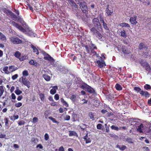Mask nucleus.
<instances>
[{"instance_id": "nucleus-1", "label": "nucleus", "mask_w": 151, "mask_h": 151, "mask_svg": "<svg viewBox=\"0 0 151 151\" xmlns=\"http://www.w3.org/2000/svg\"><path fill=\"white\" fill-rule=\"evenodd\" d=\"M148 46L143 42H141L140 43L138 46V49L145 58H147L150 56L148 51L147 50Z\"/></svg>"}, {"instance_id": "nucleus-2", "label": "nucleus", "mask_w": 151, "mask_h": 151, "mask_svg": "<svg viewBox=\"0 0 151 151\" xmlns=\"http://www.w3.org/2000/svg\"><path fill=\"white\" fill-rule=\"evenodd\" d=\"M42 53L45 56L44 59L46 60H47L50 63V64L52 65L54 67L55 66L56 64L54 63L55 60L50 55L47 54L44 51H41Z\"/></svg>"}, {"instance_id": "nucleus-3", "label": "nucleus", "mask_w": 151, "mask_h": 151, "mask_svg": "<svg viewBox=\"0 0 151 151\" xmlns=\"http://www.w3.org/2000/svg\"><path fill=\"white\" fill-rule=\"evenodd\" d=\"M90 31L93 35H94L99 40L101 39L103 36L100 32L94 27H92L90 29Z\"/></svg>"}, {"instance_id": "nucleus-4", "label": "nucleus", "mask_w": 151, "mask_h": 151, "mask_svg": "<svg viewBox=\"0 0 151 151\" xmlns=\"http://www.w3.org/2000/svg\"><path fill=\"white\" fill-rule=\"evenodd\" d=\"M6 15L9 17H11L15 21H21L22 18L19 16H17L13 13L10 10L8 11Z\"/></svg>"}, {"instance_id": "nucleus-5", "label": "nucleus", "mask_w": 151, "mask_h": 151, "mask_svg": "<svg viewBox=\"0 0 151 151\" xmlns=\"http://www.w3.org/2000/svg\"><path fill=\"white\" fill-rule=\"evenodd\" d=\"M92 24L93 25V27L95 28H97L98 29L99 28H100L102 30L103 29L101 25L98 17L94 18L93 19Z\"/></svg>"}, {"instance_id": "nucleus-6", "label": "nucleus", "mask_w": 151, "mask_h": 151, "mask_svg": "<svg viewBox=\"0 0 151 151\" xmlns=\"http://www.w3.org/2000/svg\"><path fill=\"white\" fill-rule=\"evenodd\" d=\"M9 39L11 42L14 44H20L22 42V40L16 36L11 37Z\"/></svg>"}, {"instance_id": "nucleus-7", "label": "nucleus", "mask_w": 151, "mask_h": 151, "mask_svg": "<svg viewBox=\"0 0 151 151\" xmlns=\"http://www.w3.org/2000/svg\"><path fill=\"white\" fill-rule=\"evenodd\" d=\"M79 4L80 5L81 10L83 13H86L88 12V8L85 2L83 1Z\"/></svg>"}, {"instance_id": "nucleus-8", "label": "nucleus", "mask_w": 151, "mask_h": 151, "mask_svg": "<svg viewBox=\"0 0 151 151\" xmlns=\"http://www.w3.org/2000/svg\"><path fill=\"white\" fill-rule=\"evenodd\" d=\"M98 17L101 23L102 24L103 27L104 29L106 30H109V28L107 26V24L104 21V17L100 14L99 15Z\"/></svg>"}, {"instance_id": "nucleus-9", "label": "nucleus", "mask_w": 151, "mask_h": 151, "mask_svg": "<svg viewBox=\"0 0 151 151\" xmlns=\"http://www.w3.org/2000/svg\"><path fill=\"white\" fill-rule=\"evenodd\" d=\"M12 24L21 31L24 32L25 30L24 28L22 26L14 21H13L12 22Z\"/></svg>"}, {"instance_id": "nucleus-10", "label": "nucleus", "mask_w": 151, "mask_h": 151, "mask_svg": "<svg viewBox=\"0 0 151 151\" xmlns=\"http://www.w3.org/2000/svg\"><path fill=\"white\" fill-rule=\"evenodd\" d=\"M137 17L136 16L134 15L133 17H131L129 19V22L131 23L133 25H136L137 23L136 20Z\"/></svg>"}, {"instance_id": "nucleus-11", "label": "nucleus", "mask_w": 151, "mask_h": 151, "mask_svg": "<svg viewBox=\"0 0 151 151\" xmlns=\"http://www.w3.org/2000/svg\"><path fill=\"white\" fill-rule=\"evenodd\" d=\"M68 3L72 7L73 9H76L78 8V6L72 0H67Z\"/></svg>"}, {"instance_id": "nucleus-12", "label": "nucleus", "mask_w": 151, "mask_h": 151, "mask_svg": "<svg viewBox=\"0 0 151 151\" xmlns=\"http://www.w3.org/2000/svg\"><path fill=\"white\" fill-rule=\"evenodd\" d=\"M140 94L142 96H145L146 98H147L150 96V94L147 91H144L142 90L140 92Z\"/></svg>"}, {"instance_id": "nucleus-13", "label": "nucleus", "mask_w": 151, "mask_h": 151, "mask_svg": "<svg viewBox=\"0 0 151 151\" xmlns=\"http://www.w3.org/2000/svg\"><path fill=\"white\" fill-rule=\"evenodd\" d=\"M96 63L98 64V66L100 68H101L104 66L106 65L105 62L104 61L101 62L100 60H98L96 62Z\"/></svg>"}, {"instance_id": "nucleus-14", "label": "nucleus", "mask_w": 151, "mask_h": 151, "mask_svg": "<svg viewBox=\"0 0 151 151\" xmlns=\"http://www.w3.org/2000/svg\"><path fill=\"white\" fill-rule=\"evenodd\" d=\"M52 88L51 89L50 91V94L52 95L55 94L56 92V90L58 89V87L57 86H52Z\"/></svg>"}, {"instance_id": "nucleus-15", "label": "nucleus", "mask_w": 151, "mask_h": 151, "mask_svg": "<svg viewBox=\"0 0 151 151\" xmlns=\"http://www.w3.org/2000/svg\"><path fill=\"white\" fill-rule=\"evenodd\" d=\"M88 134L87 133L86 135L83 137V139L86 141V144L90 143L91 142V140L88 136Z\"/></svg>"}, {"instance_id": "nucleus-16", "label": "nucleus", "mask_w": 151, "mask_h": 151, "mask_svg": "<svg viewBox=\"0 0 151 151\" xmlns=\"http://www.w3.org/2000/svg\"><path fill=\"white\" fill-rule=\"evenodd\" d=\"M144 128V126L143 124L141 123L140 124V125L138 126L137 128V130L138 132H139L140 133H141L142 132V130Z\"/></svg>"}, {"instance_id": "nucleus-17", "label": "nucleus", "mask_w": 151, "mask_h": 151, "mask_svg": "<svg viewBox=\"0 0 151 151\" xmlns=\"http://www.w3.org/2000/svg\"><path fill=\"white\" fill-rule=\"evenodd\" d=\"M122 52L124 54H129V52L128 51V49L126 48L125 46H123L122 48Z\"/></svg>"}, {"instance_id": "nucleus-18", "label": "nucleus", "mask_w": 151, "mask_h": 151, "mask_svg": "<svg viewBox=\"0 0 151 151\" xmlns=\"http://www.w3.org/2000/svg\"><path fill=\"white\" fill-rule=\"evenodd\" d=\"M18 69L17 67H16L14 65H11L9 67V70L10 73H12Z\"/></svg>"}, {"instance_id": "nucleus-19", "label": "nucleus", "mask_w": 151, "mask_h": 151, "mask_svg": "<svg viewBox=\"0 0 151 151\" xmlns=\"http://www.w3.org/2000/svg\"><path fill=\"white\" fill-rule=\"evenodd\" d=\"M86 91L90 93H95L94 90L89 86H88Z\"/></svg>"}, {"instance_id": "nucleus-20", "label": "nucleus", "mask_w": 151, "mask_h": 151, "mask_svg": "<svg viewBox=\"0 0 151 151\" xmlns=\"http://www.w3.org/2000/svg\"><path fill=\"white\" fill-rule=\"evenodd\" d=\"M116 147L119 148V149L122 151H124L127 148V147L125 145H123L121 147L118 145H116Z\"/></svg>"}, {"instance_id": "nucleus-21", "label": "nucleus", "mask_w": 151, "mask_h": 151, "mask_svg": "<svg viewBox=\"0 0 151 151\" xmlns=\"http://www.w3.org/2000/svg\"><path fill=\"white\" fill-rule=\"evenodd\" d=\"M109 5H108L107 6V7L106 9V13L108 16H110L113 13V11L111 12L109 9Z\"/></svg>"}, {"instance_id": "nucleus-22", "label": "nucleus", "mask_w": 151, "mask_h": 151, "mask_svg": "<svg viewBox=\"0 0 151 151\" xmlns=\"http://www.w3.org/2000/svg\"><path fill=\"white\" fill-rule=\"evenodd\" d=\"M96 115V113L92 112H90L89 113V115L91 119L94 120L95 119L94 116Z\"/></svg>"}, {"instance_id": "nucleus-23", "label": "nucleus", "mask_w": 151, "mask_h": 151, "mask_svg": "<svg viewBox=\"0 0 151 151\" xmlns=\"http://www.w3.org/2000/svg\"><path fill=\"white\" fill-rule=\"evenodd\" d=\"M69 136L70 137H71L73 136L78 137V134L75 132L70 130L69 131Z\"/></svg>"}, {"instance_id": "nucleus-24", "label": "nucleus", "mask_w": 151, "mask_h": 151, "mask_svg": "<svg viewBox=\"0 0 151 151\" xmlns=\"http://www.w3.org/2000/svg\"><path fill=\"white\" fill-rule=\"evenodd\" d=\"M120 34L121 36L124 38H126L127 36L126 31L124 29H123L121 32Z\"/></svg>"}, {"instance_id": "nucleus-25", "label": "nucleus", "mask_w": 151, "mask_h": 151, "mask_svg": "<svg viewBox=\"0 0 151 151\" xmlns=\"http://www.w3.org/2000/svg\"><path fill=\"white\" fill-rule=\"evenodd\" d=\"M115 88L117 91H121L122 89V86L119 83H116L115 86Z\"/></svg>"}, {"instance_id": "nucleus-26", "label": "nucleus", "mask_w": 151, "mask_h": 151, "mask_svg": "<svg viewBox=\"0 0 151 151\" xmlns=\"http://www.w3.org/2000/svg\"><path fill=\"white\" fill-rule=\"evenodd\" d=\"M14 55L17 58L19 59L20 57L21 56V54L18 51H16L15 52Z\"/></svg>"}, {"instance_id": "nucleus-27", "label": "nucleus", "mask_w": 151, "mask_h": 151, "mask_svg": "<svg viewBox=\"0 0 151 151\" xmlns=\"http://www.w3.org/2000/svg\"><path fill=\"white\" fill-rule=\"evenodd\" d=\"M0 40L3 41L6 40V37L2 33L0 32Z\"/></svg>"}, {"instance_id": "nucleus-28", "label": "nucleus", "mask_w": 151, "mask_h": 151, "mask_svg": "<svg viewBox=\"0 0 151 151\" xmlns=\"http://www.w3.org/2000/svg\"><path fill=\"white\" fill-rule=\"evenodd\" d=\"M43 77L44 79L47 81H49L50 80V77L46 74H44L43 75Z\"/></svg>"}, {"instance_id": "nucleus-29", "label": "nucleus", "mask_w": 151, "mask_h": 151, "mask_svg": "<svg viewBox=\"0 0 151 151\" xmlns=\"http://www.w3.org/2000/svg\"><path fill=\"white\" fill-rule=\"evenodd\" d=\"M140 63L141 65L144 68L148 63L143 60H142L140 61Z\"/></svg>"}, {"instance_id": "nucleus-30", "label": "nucleus", "mask_w": 151, "mask_h": 151, "mask_svg": "<svg viewBox=\"0 0 151 151\" xmlns=\"http://www.w3.org/2000/svg\"><path fill=\"white\" fill-rule=\"evenodd\" d=\"M120 25L122 27H130L129 25L127 23L123 22L120 24Z\"/></svg>"}, {"instance_id": "nucleus-31", "label": "nucleus", "mask_w": 151, "mask_h": 151, "mask_svg": "<svg viewBox=\"0 0 151 151\" xmlns=\"http://www.w3.org/2000/svg\"><path fill=\"white\" fill-rule=\"evenodd\" d=\"M37 141H38V140H37L36 138H32L31 139V144H32L33 146L36 144Z\"/></svg>"}, {"instance_id": "nucleus-32", "label": "nucleus", "mask_w": 151, "mask_h": 151, "mask_svg": "<svg viewBox=\"0 0 151 151\" xmlns=\"http://www.w3.org/2000/svg\"><path fill=\"white\" fill-rule=\"evenodd\" d=\"M51 113L49 110L46 111L44 113V116L46 119H47L48 116L50 115Z\"/></svg>"}, {"instance_id": "nucleus-33", "label": "nucleus", "mask_w": 151, "mask_h": 151, "mask_svg": "<svg viewBox=\"0 0 151 151\" xmlns=\"http://www.w3.org/2000/svg\"><path fill=\"white\" fill-rule=\"evenodd\" d=\"M145 70L147 71H150L151 70V68L149 64L148 63L145 67H144Z\"/></svg>"}, {"instance_id": "nucleus-34", "label": "nucleus", "mask_w": 151, "mask_h": 151, "mask_svg": "<svg viewBox=\"0 0 151 151\" xmlns=\"http://www.w3.org/2000/svg\"><path fill=\"white\" fill-rule=\"evenodd\" d=\"M27 56L25 55H21V56L20 57L19 59L21 61H23L26 59Z\"/></svg>"}, {"instance_id": "nucleus-35", "label": "nucleus", "mask_w": 151, "mask_h": 151, "mask_svg": "<svg viewBox=\"0 0 151 151\" xmlns=\"http://www.w3.org/2000/svg\"><path fill=\"white\" fill-rule=\"evenodd\" d=\"M88 85L86 84H84L80 86V87L81 88L86 90Z\"/></svg>"}, {"instance_id": "nucleus-36", "label": "nucleus", "mask_w": 151, "mask_h": 151, "mask_svg": "<svg viewBox=\"0 0 151 151\" xmlns=\"http://www.w3.org/2000/svg\"><path fill=\"white\" fill-rule=\"evenodd\" d=\"M48 119L52 120L54 123H57V124L59 123V122L56 121L55 118H53L52 116L49 117Z\"/></svg>"}, {"instance_id": "nucleus-37", "label": "nucleus", "mask_w": 151, "mask_h": 151, "mask_svg": "<svg viewBox=\"0 0 151 151\" xmlns=\"http://www.w3.org/2000/svg\"><path fill=\"white\" fill-rule=\"evenodd\" d=\"M19 116L18 115H13V116H11L10 117V119L11 120L14 121L17 119L19 118Z\"/></svg>"}, {"instance_id": "nucleus-38", "label": "nucleus", "mask_w": 151, "mask_h": 151, "mask_svg": "<svg viewBox=\"0 0 151 151\" xmlns=\"http://www.w3.org/2000/svg\"><path fill=\"white\" fill-rule=\"evenodd\" d=\"M64 68L61 65H58L57 68V69L58 70L62 72L63 71Z\"/></svg>"}, {"instance_id": "nucleus-39", "label": "nucleus", "mask_w": 151, "mask_h": 151, "mask_svg": "<svg viewBox=\"0 0 151 151\" xmlns=\"http://www.w3.org/2000/svg\"><path fill=\"white\" fill-rule=\"evenodd\" d=\"M39 96L41 100L42 101H43L45 98V96L44 94L43 93H41L39 94Z\"/></svg>"}, {"instance_id": "nucleus-40", "label": "nucleus", "mask_w": 151, "mask_h": 151, "mask_svg": "<svg viewBox=\"0 0 151 151\" xmlns=\"http://www.w3.org/2000/svg\"><path fill=\"white\" fill-rule=\"evenodd\" d=\"M8 67L7 66H5L3 68V70L6 74H8L10 73L8 70Z\"/></svg>"}, {"instance_id": "nucleus-41", "label": "nucleus", "mask_w": 151, "mask_h": 151, "mask_svg": "<svg viewBox=\"0 0 151 151\" xmlns=\"http://www.w3.org/2000/svg\"><path fill=\"white\" fill-rule=\"evenodd\" d=\"M61 102L66 107H67L68 106V104L66 102V101L63 98H61Z\"/></svg>"}, {"instance_id": "nucleus-42", "label": "nucleus", "mask_w": 151, "mask_h": 151, "mask_svg": "<svg viewBox=\"0 0 151 151\" xmlns=\"http://www.w3.org/2000/svg\"><path fill=\"white\" fill-rule=\"evenodd\" d=\"M76 95L73 94L70 97V99L73 101L74 102L76 101Z\"/></svg>"}, {"instance_id": "nucleus-43", "label": "nucleus", "mask_w": 151, "mask_h": 151, "mask_svg": "<svg viewBox=\"0 0 151 151\" xmlns=\"http://www.w3.org/2000/svg\"><path fill=\"white\" fill-rule=\"evenodd\" d=\"M29 63L31 65L36 66L37 65V63L34 61L33 60H31L29 62Z\"/></svg>"}, {"instance_id": "nucleus-44", "label": "nucleus", "mask_w": 151, "mask_h": 151, "mask_svg": "<svg viewBox=\"0 0 151 151\" xmlns=\"http://www.w3.org/2000/svg\"><path fill=\"white\" fill-rule=\"evenodd\" d=\"M67 108L65 107L64 108H62V107H60L59 109V111L60 113H62L63 112L65 111H67Z\"/></svg>"}, {"instance_id": "nucleus-45", "label": "nucleus", "mask_w": 151, "mask_h": 151, "mask_svg": "<svg viewBox=\"0 0 151 151\" xmlns=\"http://www.w3.org/2000/svg\"><path fill=\"white\" fill-rule=\"evenodd\" d=\"M111 128L112 130L116 131H118L119 130V128L115 126L114 125H112L111 127Z\"/></svg>"}, {"instance_id": "nucleus-46", "label": "nucleus", "mask_w": 151, "mask_h": 151, "mask_svg": "<svg viewBox=\"0 0 151 151\" xmlns=\"http://www.w3.org/2000/svg\"><path fill=\"white\" fill-rule=\"evenodd\" d=\"M4 120L5 123V126L6 127H9V120L8 118H5Z\"/></svg>"}, {"instance_id": "nucleus-47", "label": "nucleus", "mask_w": 151, "mask_h": 151, "mask_svg": "<svg viewBox=\"0 0 151 151\" xmlns=\"http://www.w3.org/2000/svg\"><path fill=\"white\" fill-rule=\"evenodd\" d=\"M31 47L33 49V51L34 52H35L36 51H37V50L35 46H34L32 44H31L30 45Z\"/></svg>"}, {"instance_id": "nucleus-48", "label": "nucleus", "mask_w": 151, "mask_h": 151, "mask_svg": "<svg viewBox=\"0 0 151 151\" xmlns=\"http://www.w3.org/2000/svg\"><path fill=\"white\" fill-rule=\"evenodd\" d=\"M15 93L17 95H19L22 93V91L19 89H17L15 91Z\"/></svg>"}, {"instance_id": "nucleus-49", "label": "nucleus", "mask_w": 151, "mask_h": 151, "mask_svg": "<svg viewBox=\"0 0 151 151\" xmlns=\"http://www.w3.org/2000/svg\"><path fill=\"white\" fill-rule=\"evenodd\" d=\"M144 88L147 90L150 89L151 88V87L149 85L146 84L144 86Z\"/></svg>"}, {"instance_id": "nucleus-50", "label": "nucleus", "mask_w": 151, "mask_h": 151, "mask_svg": "<svg viewBox=\"0 0 151 151\" xmlns=\"http://www.w3.org/2000/svg\"><path fill=\"white\" fill-rule=\"evenodd\" d=\"M22 75L23 76H28L29 75L28 71L27 70H24L22 72Z\"/></svg>"}, {"instance_id": "nucleus-51", "label": "nucleus", "mask_w": 151, "mask_h": 151, "mask_svg": "<svg viewBox=\"0 0 151 151\" xmlns=\"http://www.w3.org/2000/svg\"><path fill=\"white\" fill-rule=\"evenodd\" d=\"M126 141L129 143L132 144L133 143V142L132 141V140L131 138H127Z\"/></svg>"}, {"instance_id": "nucleus-52", "label": "nucleus", "mask_w": 151, "mask_h": 151, "mask_svg": "<svg viewBox=\"0 0 151 151\" xmlns=\"http://www.w3.org/2000/svg\"><path fill=\"white\" fill-rule=\"evenodd\" d=\"M134 90L137 93L141 91V89L138 87H135L134 88Z\"/></svg>"}, {"instance_id": "nucleus-53", "label": "nucleus", "mask_w": 151, "mask_h": 151, "mask_svg": "<svg viewBox=\"0 0 151 151\" xmlns=\"http://www.w3.org/2000/svg\"><path fill=\"white\" fill-rule=\"evenodd\" d=\"M18 123L19 125L21 126L24 125L25 122L23 120H20L18 121Z\"/></svg>"}, {"instance_id": "nucleus-54", "label": "nucleus", "mask_w": 151, "mask_h": 151, "mask_svg": "<svg viewBox=\"0 0 151 151\" xmlns=\"http://www.w3.org/2000/svg\"><path fill=\"white\" fill-rule=\"evenodd\" d=\"M22 83L23 84L26 86H27V87H28L29 86V82L27 81V80L26 81H24Z\"/></svg>"}, {"instance_id": "nucleus-55", "label": "nucleus", "mask_w": 151, "mask_h": 151, "mask_svg": "<svg viewBox=\"0 0 151 151\" xmlns=\"http://www.w3.org/2000/svg\"><path fill=\"white\" fill-rule=\"evenodd\" d=\"M85 49L86 50V52L88 53H90V46H88V45L86 46Z\"/></svg>"}, {"instance_id": "nucleus-56", "label": "nucleus", "mask_w": 151, "mask_h": 151, "mask_svg": "<svg viewBox=\"0 0 151 151\" xmlns=\"http://www.w3.org/2000/svg\"><path fill=\"white\" fill-rule=\"evenodd\" d=\"M49 138V137L47 133H45L44 136V139L45 141H47Z\"/></svg>"}, {"instance_id": "nucleus-57", "label": "nucleus", "mask_w": 151, "mask_h": 151, "mask_svg": "<svg viewBox=\"0 0 151 151\" xmlns=\"http://www.w3.org/2000/svg\"><path fill=\"white\" fill-rule=\"evenodd\" d=\"M22 103L21 102H18L15 104V106L17 107H19L22 105Z\"/></svg>"}, {"instance_id": "nucleus-58", "label": "nucleus", "mask_w": 151, "mask_h": 151, "mask_svg": "<svg viewBox=\"0 0 151 151\" xmlns=\"http://www.w3.org/2000/svg\"><path fill=\"white\" fill-rule=\"evenodd\" d=\"M102 126L101 124H98L97 125V128L98 129H101Z\"/></svg>"}, {"instance_id": "nucleus-59", "label": "nucleus", "mask_w": 151, "mask_h": 151, "mask_svg": "<svg viewBox=\"0 0 151 151\" xmlns=\"http://www.w3.org/2000/svg\"><path fill=\"white\" fill-rule=\"evenodd\" d=\"M80 127L81 129L83 131L86 128V125L85 124H83Z\"/></svg>"}, {"instance_id": "nucleus-60", "label": "nucleus", "mask_w": 151, "mask_h": 151, "mask_svg": "<svg viewBox=\"0 0 151 151\" xmlns=\"http://www.w3.org/2000/svg\"><path fill=\"white\" fill-rule=\"evenodd\" d=\"M18 77V75L17 74H16L13 76L12 77V78L13 80H14L16 78H17Z\"/></svg>"}, {"instance_id": "nucleus-61", "label": "nucleus", "mask_w": 151, "mask_h": 151, "mask_svg": "<svg viewBox=\"0 0 151 151\" xmlns=\"http://www.w3.org/2000/svg\"><path fill=\"white\" fill-rule=\"evenodd\" d=\"M59 95L58 94H56L55 95L54 98L55 100H58L59 99Z\"/></svg>"}, {"instance_id": "nucleus-62", "label": "nucleus", "mask_w": 151, "mask_h": 151, "mask_svg": "<svg viewBox=\"0 0 151 151\" xmlns=\"http://www.w3.org/2000/svg\"><path fill=\"white\" fill-rule=\"evenodd\" d=\"M70 119V116L68 115H67L66 116L65 118V119L66 120H69Z\"/></svg>"}, {"instance_id": "nucleus-63", "label": "nucleus", "mask_w": 151, "mask_h": 151, "mask_svg": "<svg viewBox=\"0 0 151 151\" xmlns=\"http://www.w3.org/2000/svg\"><path fill=\"white\" fill-rule=\"evenodd\" d=\"M9 11V10L7 9L6 8H4L2 9V11L3 12L5 13L6 14L7 12Z\"/></svg>"}, {"instance_id": "nucleus-64", "label": "nucleus", "mask_w": 151, "mask_h": 151, "mask_svg": "<svg viewBox=\"0 0 151 151\" xmlns=\"http://www.w3.org/2000/svg\"><path fill=\"white\" fill-rule=\"evenodd\" d=\"M143 151H149L148 148L147 147H143Z\"/></svg>"}]
</instances>
